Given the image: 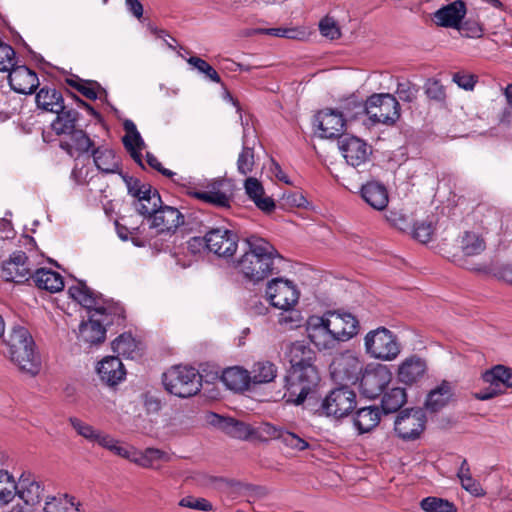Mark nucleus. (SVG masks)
Returning <instances> with one entry per match:
<instances>
[{"instance_id":"f257e3e1","label":"nucleus","mask_w":512,"mask_h":512,"mask_svg":"<svg viewBox=\"0 0 512 512\" xmlns=\"http://www.w3.org/2000/svg\"><path fill=\"white\" fill-rule=\"evenodd\" d=\"M68 294L86 309L94 311L88 321L80 324L78 339L90 345L102 343L106 337L104 326L113 322V319L109 320L108 316L123 317V309L108 304L101 294L90 289L83 281H78L76 285L69 287Z\"/></svg>"},{"instance_id":"f03ea898","label":"nucleus","mask_w":512,"mask_h":512,"mask_svg":"<svg viewBox=\"0 0 512 512\" xmlns=\"http://www.w3.org/2000/svg\"><path fill=\"white\" fill-rule=\"evenodd\" d=\"M244 245V252L235 268L247 281L257 284L282 271L284 258L268 241L250 236L244 240Z\"/></svg>"},{"instance_id":"7ed1b4c3","label":"nucleus","mask_w":512,"mask_h":512,"mask_svg":"<svg viewBox=\"0 0 512 512\" xmlns=\"http://www.w3.org/2000/svg\"><path fill=\"white\" fill-rule=\"evenodd\" d=\"M56 118L51 123V128L58 136H65L67 140L60 143V147L72 155V151L83 155L89 152L93 140L81 128L78 127L80 113L64 105L63 109L54 112Z\"/></svg>"},{"instance_id":"20e7f679","label":"nucleus","mask_w":512,"mask_h":512,"mask_svg":"<svg viewBox=\"0 0 512 512\" xmlns=\"http://www.w3.org/2000/svg\"><path fill=\"white\" fill-rule=\"evenodd\" d=\"M7 353L21 371L35 376L41 369V359L35 352L34 341L25 327L12 328L8 337L3 339Z\"/></svg>"},{"instance_id":"39448f33","label":"nucleus","mask_w":512,"mask_h":512,"mask_svg":"<svg viewBox=\"0 0 512 512\" xmlns=\"http://www.w3.org/2000/svg\"><path fill=\"white\" fill-rule=\"evenodd\" d=\"M320 381L317 368H306L304 371L289 369L284 377V393L282 399L286 403L301 405L312 393Z\"/></svg>"},{"instance_id":"423d86ee","label":"nucleus","mask_w":512,"mask_h":512,"mask_svg":"<svg viewBox=\"0 0 512 512\" xmlns=\"http://www.w3.org/2000/svg\"><path fill=\"white\" fill-rule=\"evenodd\" d=\"M165 390L179 398H189L200 392L202 376L193 367L177 365L162 375Z\"/></svg>"},{"instance_id":"0eeeda50","label":"nucleus","mask_w":512,"mask_h":512,"mask_svg":"<svg viewBox=\"0 0 512 512\" xmlns=\"http://www.w3.org/2000/svg\"><path fill=\"white\" fill-rule=\"evenodd\" d=\"M358 111H366V115L374 124L394 125L400 118V104L395 96L389 93L373 94L366 100V106H357Z\"/></svg>"},{"instance_id":"6e6552de","label":"nucleus","mask_w":512,"mask_h":512,"mask_svg":"<svg viewBox=\"0 0 512 512\" xmlns=\"http://www.w3.org/2000/svg\"><path fill=\"white\" fill-rule=\"evenodd\" d=\"M366 353L382 361L394 360L401 351L397 336L385 327L369 331L364 338Z\"/></svg>"},{"instance_id":"1a4fd4ad","label":"nucleus","mask_w":512,"mask_h":512,"mask_svg":"<svg viewBox=\"0 0 512 512\" xmlns=\"http://www.w3.org/2000/svg\"><path fill=\"white\" fill-rule=\"evenodd\" d=\"M356 393L346 385L331 390L323 399L321 414L335 419L347 417L356 407Z\"/></svg>"},{"instance_id":"9d476101","label":"nucleus","mask_w":512,"mask_h":512,"mask_svg":"<svg viewBox=\"0 0 512 512\" xmlns=\"http://www.w3.org/2000/svg\"><path fill=\"white\" fill-rule=\"evenodd\" d=\"M152 204L151 207L141 208L146 213H152L150 227L158 229L160 233H171L184 224V216L180 211L172 206H163L160 195L152 198Z\"/></svg>"},{"instance_id":"9b49d317","label":"nucleus","mask_w":512,"mask_h":512,"mask_svg":"<svg viewBox=\"0 0 512 512\" xmlns=\"http://www.w3.org/2000/svg\"><path fill=\"white\" fill-rule=\"evenodd\" d=\"M300 292L296 285L284 278H274L267 283L266 297L278 309L290 311L299 300Z\"/></svg>"},{"instance_id":"f8f14e48","label":"nucleus","mask_w":512,"mask_h":512,"mask_svg":"<svg viewBox=\"0 0 512 512\" xmlns=\"http://www.w3.org/2000/svg\"><path fill=\"white\" fill-rule=\"evenodd\" d=\"M426 416L422 409L411 408L400 412L394 430L403 440H415L425 429Z\"/></svg>"},{"instance_id":"ddd939ff","label":"nucleus","mask_w":512,"mask_h":512,"mask_svg":"<svg viewBox=\"0 0 512 512\" xmlns=\"http://www.w3.org/2000/svg\"><path fill=\"white\" fill-rule=\"evenodd\" d=\"M391 377L392 375L386 366L377 364L376 366H367L358 382H360L362 393L373 399L382 394L391 381Z\"/></svg>"},{"instance_id":"4468645a","label":"nucleus","mask_w":512,"mask_h":512,"mask_svg":"<svg viewBox=\"0 0 512 512\" xmlns=\"http://www.w3.org/2000/svg\"><path fill=\"white\" fill-rule=\"evenodd\" d=\"M305 330L311 343L319 350H332L337 347L325 313L321 316H309Z\"/></svg>"},{"instance_id":"2eb2a0df","label":"nucleus","mask_w":512,"mask_h":512,"mask_svg":"<svg viewBox=\"0 0 512 512\" xmlns=\"http://www.w3.org/2000/svg\"><path fill=\"white\" fill-rule=\"evenodd\" d=\"M330 369L333 380L347 386L359 381L363 372V364L352 354H342L333 360Z\"/></svg>"},{"instance_id":"dca6fc26","label":"nucleus","mask_w":512,"mask_h":512,"mask_svg":"<svg viewBox=\"0 0 512 512\" xmlns=\"http://www.w3.org/2000/svg\"><path fill=\"white\" fill-rule=\"evenodd\" d=\"M33 275L30 261L23 251L13 252L0 266V277L5 281L25 283Z\"/></svg>"},{"instance_id":"f3484780","label":"nucleus","mask_w":512,"mask_h":512,"mask_svg":"<svg viewBox=\"0 0 512 512\" xmlns=\"http://www.w3.org/2000/svg\"><path fill=\"white\" fill-rule=\"evenodd\" d=\"M205 247L210 252L221 256L231 257L237 250V235L226 228H212L204 236Z\"/></svg>"},{"instance_id":"a211bd4d","label":"nucleus","mask_w":512,"mask_h":512,"mask_svg":"<svg viewBox=\"0 0 512 512\" xmlns=\"http://www.w3.org/2000/svg\"><path fill=\"white\" fill-rule=\"evenodd\" d=\"M325 315L337 346L341 342H346L358 334L359 321L351 313L327 311Z\"/></svg>"},{"instance_id":"6ab92c4d","label":"nucleus","mask_w":512,"mask_h":512,"mask_svg":"<svg viewBox=\"0 0 512 512\" xmlns=\"http://www.w3.org/2000/svg\"><path fill=\"white\" fill-rule=\"evenodd\" d=\"M228 183L224 179H214L209 182L206 189L203 191H196L187 188L186 193L201 200L205 203L211 204L218 208H229L231 204V194L228 192L226 187Z\"/></svg>"},{"instance_id":"aec40b11","label":"nucleus","mask_w":512,"mask_h":512,"mask_svg":"<svg viewBox=\"0 0 512 512\" xmlns=\"http://www.w3.org/2000/svg\"><path fill=\"white\" fill-rule=\"evenodd\" d=\"M314 126L321 138H335L343 136L346 126L344 115L338 110L326 108L314 116Z\"/></svg>"},{"instance_id":"412c9836","label":"nucleus","mask_w":512,"mask_h":512,"mask_svg":"<svg viewBox=\"0 0 512 512\" xmlns=\"http://www.w3.org/2000/svg\"><path fill=\"white\" fill-rule=\"evenodd\" d=\"M338 147L346 162L353 167L364 164L371 155V149L367 143L355 136H341Z\"/></svg>"},{"instance_id":"4be33fe9","label":"nucleus","mask_w":512,"mask_h":512,"mask_svg":"<svg viewBox=\"0 0 512 512\" xmlns=\"http://www.w3.org/2000/svg\"><path fill=\"white\" fill-rule=\"evenodd\" d=\"M87 154L93 158L94 165L103 174H121V158L107 145H93Z\"/></svg>"},{"instance_id":"5701e85b","label":"nucleus","mask_w":512,"mask_h":512,"mask_svg":"<svg viewBox=\"0 0 512 512\" xmlns=\"http://www.w3.org/2000/svg\"><path fill=\"white\" fill-rule=\"evenodd\" d=\"M10 87L19 94H32L39 86L37 74L27 66H15L9 71Z\"/></svg>"},{"instance_id":"b1692460","label":"nucleus","mask_w":512,"mask_h":512,"mask_svg":"<svg viewBox=\"0 0 512 512\" xmlns=\"http://www.w3.org/2000/svg\"><path fill=\"white\" fill-rule=\"evenodd\" d=\"M285 355L290 363V369L304 371L306 368H316L315 352L304 341H295L287 345Z\"/></svg>"},{"instance_id":"393cba45","label":"nucleus","mask_w":512,"mask_h":512,"mask_svg":"<svg viewBox=\"0 0 512 512\" xmlns=\"http://www.w3.org/2000/svg\"><path fill=\"white\" fill-rule=\"evenodd\" d=\"M97 373L108 386L117 385L124 380L126 371L118 356H107L98 363Z\"/></svg>"},{"instance_id":"a878e982","label":"nucleus","mask_w":512,"mask_h":512,"mask_svg":"<svg viewBox=\"0 0 512 512\" xmlns=\"http://www.w3.org/2000/svg\"><path fill=\"white\" fill-rule=\"evenodd\" d=\"M123 128L126 134L122 138L125 149L130 154L131 158L142 168H144L141 150L144 147V141L137 130L136 125L132 120H125Z\"/></svg>"},{"instance_id":"bb28decb","label":"nucleus","mask_w":512,"mask_h":512,"mask_svg":"<svg viewBox=\"0 0 512 512\" xmlns=\"http://www.w3.org/2000/svg\"><path fill=\"white\" fill-rule=\"evenodd\" d=\"M466 14V6L463 1L457 0L444 6L434 13V20L442 27L458 28Z\"/></svg>"},{"instance_id":"cd10ccee","label":"nucleus","mask_w":512,"mask_h":512,"mask_svg":"<svg viewBox=\"0 0 512 512\" xmlns=\"http://www.w3.org/2000/svg\"><path fill=\"white\" fill-rule=\"evenodd\" d=\"M211 423L233 438L244 440L255 434V429L252 426L234 418H225L213 414Z\"/></svg>"},{"instance_id":"c85d7f7f","label":"nucleus","mask_w":512,"mask_h":512,"mask_svg":"<svg viewBox=\"0 0 512 512\" xmlns=\"http://www.w3.org/2000/svg\"><path fill=\"white\" fill-rule=\"evenodd\" d=\"M244 188L249 199L254 202L258 209L265 213H271L275 210V201L265 195L264 188L258 179L248 177L244 182Z\"/></svg>"},{"instance_id":"c756f323","label":"nucleus","mask_w":512,"mask_h":512,"mask_svg":"<svg viewBox=\"0 0 512 512\" xmlns=\"http://www.w3.org/2000/svg\"><path fill=\"white\" fill-rule=\"evenodd\" d=\"M258 140L256 137L250 139L244 129L242 138V149L237 158V171L242 176L251 174L256 165L255 146Z\"/></svg>"},{"instance_id":"7c9ffc66","label":"nucleus","mask_w":512,"mask_h":512,"mask_svg":"<svg viewBox=\"0 0 512 512\" xmlns=\"http://www.w3.org/2000/svg\"><path fill=\"white\" fill-rule=\"evenodd\" d=\"M361 197L375 210H384L389 202L386 187L375 181L367 182L361 188Z\"/></svg>"},{"instance_id":"2f4dec72","label":"nucleus","mask_w":512,"mask_h":512,"mask_svg":"<svg viewBox=\"0 0 512 512\" xmlns=\"http://www.w3.org/2000/svg\"><path fill=\"white\" fill-rule=\"evenodd\" d=\"M426 369L427 366L423 359L415 355L410 356L399 366L398 378L405 384H413L424 376Z\"/></svg>"},{"instance_id":"473e14b6","label":"nucleus","mask_w":512,"mask_h":512,"mask_svg":"<svg viewBox=\"0 0 512 512\" xmlns=\"http://www.w3.org/2000/svg\"><path fill=\"white\" fill-rule=\"evenodd\" d=\"M16 484V495L23 500L25 505L34 506L40 502L43 489L40 484L31 479L29 475L22 474Z\"/></svg>"},{"instance_id":"72a5a7b5","label":"nucleus","mask_w":512,"mask_h":512,"mask_svg":"<svg viewBox=\"0 0 512 512\" xmlns=\"http://www.w3.org/2000/svg\"><path fill=\"white\" fill-rule=\"evenodd\" d=\"M31 279L39 289L56 293L64 288L63 277L56 271L51 269H37Z\"/></svg>"},{"instance_id":"f704fd0d","label":"nucleus","mask_w":512,"mask_h":512,"mask_svg":"<svg viewBox=\"0 0 512 512\" xmlns=\"http://www.w3.org/2000/svg\"><path fill=\"white\" fill-rule=\"evenodd\" d=\"M221 380L227 388L233 391H244L251 383L249 371L239 366L226 368L222 372Z\"/></svg>"},{"instance_id":"c9c22d12","label":"nucleus","mask_w":512,"mask_h":512,"mask_svg":"<svg viewBox=\"0 0 512 512\" xmlns=\"http://www.w3.org/2000/svg\"><path fill=\"white\" fill-rule=\"evenodd\" d=\"M452 396V385L444 380L439 386L429 392L425 402L426 409L434 413L438 412L449 403Z\"/></svg>"},{"instance_id":"e433bc0d","label":"nucleus","mask_w":512,"mask_h":512,"mask_svg":"<svg viewBox=\"0 0 512 512\" xmlns=\"http://www.w3.org/2000/svg\"><path fill=\"white\" fill-rule=\"evenodd\" d=\"M485 383L493 385L496 389L504 390L512 388V368L504 365H496L482 374Z\"/></svg>"},{"instance_id":"4c0bfd02","label":"nucleus","mask_w":512,"mask_h":512,"mask_svg":"<svg viewBox=\"0 0 512 512\" xmlns=\"http://www.w3.org/2000/svg\"><path fill=\"white\" fill-rule=\"evenodd\" d=\"M380 410L376 406L363 407L357 410L353 423L360 434L370 432L380 422Z\"/></svg>"},{"instance_id":"58836bf2","label":"nucleus","mask_w":512,"mask_h":512,"mask_svg":"<svg viewBox=\"0 0 512 512\" xmlns=\"http://www.w3.org/2000/svg\"><path fill=\"white\" fill-rule=\"evenodd\" d=\"M37 106L45 111L57 112L64 107V99L61 92L55 88L43 87L36 94Z\"/></svg>"},{"instance_id":"ea45409f","label":"nucleus","mask_w":512,"mask_h":512,"mask_svg":"<svg viewBox=\"0 0 512 512\" xmlns=\"http://www.w3.org/2000/svg\"><path fill=\"white\" fill-rule=\"evenodd\" d=\"M249 373L253 384H267L277 377L278 368L271 361L260 360L253 364Z\"/></svg>"},{"instance_id":"a19ab883","label":"nucleus","mask_w":512,"mask_h":512,"mask_svg":"<svg viewBox=\"0 0 512 512\" xmlns=\"http://www.w3.org/2000/svg\"><path fill=\"white\" fill-rule=\"evenodd\" d=\"M169 460L170 456L166 452L156 448H146L144 451L133 453V462L144 468L158 469L157 462Z\"/></svg>"},{"instance_id":"79ce46f5","label":"nucleus","mask_w":512,"mask_h":512,"mask_svg":"<svg viewBox=\"0 0 512 512\" xmlns=\"http://www.w3.org/2000/svg\"><path fill=\"white\" fill-rule=\"evenodd\" d=\"M407 401V394L404 388L394 387L386 391L382 397L381 406L384 413L398 411Z\"/></svg>"},{"instance_id":"37998d69","label":"nucleus","mask_w":512,"mask_h":512,"mask_svg":"<svg viewBox=\"0 0 512 512\" xmlns=\"http://www.w3.org/2000/svg\"><path fill=\"white\" fill-rule=\"evenodd\" d=\"M460 249L464 257L477 256L486 249V242L475 232H465L460 240Z\"/></svg>"},{"instance_id":"c03bdc74","label":"nucleus","mask_w":512,"mask_h":512,"mask_svg":"<svg viewBox=\"0 0 512 512\" xmlns=\"http://www.w3.org/2000/svg\"><path fill=\"white\" fill-rule=\"evenodd\" d=\"M17 492V484L13 475L7 470L0 469V505H6L11 502Z\"/></svg>"},{"instance_id":"a18cd8bd","label":"nucleus","mask_w":512,"mask_h":512,"mask_svg":"<svg viewBox=\"0 0 512 512\" xmlns=\"http://www.w3.org/2000/svg\"><path fill=\"white\" fill-rule=\"evenodd\" d=\"M137 343L129 333H123L112 342V350L118 357L134 358L137 354Z\"/></svg>"},{"instance_id":"49530a36","label":"nucleus","mask_w":512,"mask_h":512,"mask_svg":"<svg viewBox=\"0 0 512 512\" xmlns=\"http://www.w3.org/2000/svg\"><path fill=\"white\" fill-rule=\"evenodd\" d=\"M420 507L425 512H456L454 503L447 499L429 496L421 500Z\"/></svg>"},{"instance_id":"de8ad7c7","label":"nucleus","mask_w":512,"mask_h":512,"mask_svg":"<svg viewBox=\"0 0 512 512\" xmlns=\"http://www.w3.org/2000/svg\"><path fill=\"white\" fill-rule=\"evenodd\" d=\"M435 227L431 219L419 220L414 223L412 237L420 243H428L434 235Z\"/></svg>"},{"instance_id":"09e8293b","label":"nucleus","mask_w":512,"mask_h":512,"mask_svg":"<svg viewBox=\"0 0 512 512\" xmlns=\"http://www.w3.org/2000/svg\"><path fill=\"white\" fill-rule=\"evenodd\" d=\"M66 83L90 100H95L98 97L96 87H98L99 85L97 84V82L84 81L79 77L74 76L71 78H67Z\"/></svg>"},{"instance_id":"8fccbe9b","label":"nucleus","mask_w":512,"mask_h":512,"mask_svg":"<svg viewBox=\"0 0 512 512\" xmlns=\"http://www.w3.org/2000/svg\"><path fill=\"white\" fill-rule=\"evenodd\" d=\"M45 512H80L72 498L65 495L64 498L53 497L44 506Z\"/></svg>"},{"instance_id":"3c124183","label":"nucleus","mask_w":512,"mask_h":512,"mask_svg":"<svg viewBox=\"0 0 512 512\" xmlns=\"http://www.w3.org/2000/svg\"><path fill=\"white\" fill-rule=\"evenodd\" d=\"M188 64L197 69L200 73L204 74L207 79L212 82L220 83L221 78L218 72L205 60L197 56H191L187 59Z\"/></svg>"},{"instance_id":"603ef678","label":"nucleus","mask_w":512,"mask_h":512,"mask_svg":"<svg viewBox=\"0 0 512 512\" xmlns=\"http://www.w3.org/2000/svg\"><path fill=\"white\" fill-rule=\"evenodd\" d=\"M68 421L79 436L83 437L89 442H94L99 430L95 429L92 425L82 421L77 417H69Z\"/></svg>"},{"instance_id":"864d4df0","label":"nucleus","mask_w":512,"mask_h":512,"mask_svg":"<svg viewBox=\"0 0 512 512\" xmlns=\"http://www.w3.org/2000/svg\"><path fill=\"white\" fill-rule=\"evenodd\" d=\"M178 505L180 507L204 511V512L213 511V509H214L212 503L210 501H208L207 499L202 498V497H195L192 495L183 497L179 501Z\"/></svg>"},{"instance_id":"5fc2aeb1","label":"nucleus","mask_w":512,"mask_h":512,"mask_svg":"<svg viewBox=\"0 0 512 512\" xmlns=\"http://www.w3.org/2000/svg\"><path fill=\"white\" fill-rule=\"evenodd\" d=\"M146 162L151 168L157 170L163 176L171 178L173 180V182L176 183L177 185L186 187L187 179L184 177H179L177 179H174L173 177L176 175V173H174L173 171H171L169 169L164 168L162 166L161 162L158 160V158L156 156H154L152 153L147 152Z\"/></svg>"},{"instance_id":"6e6d98bb","label":"nucleus","mask_w":512,"mask_h":512,"mask_svg":"<svg viewBox=\"0 0 512 512\" xmlns=\"http://www.w3.org/2000/svg\"><path fill=\"white\" fill-rule=\"evenodd\" d=\"M15 65L16 54L14 49L10 45L0 42V71H10Z\"/></svg>"},{"instance_id":"4d7b16f0","label":"nucleus","mask_w":512,"mask_h":512,"mask_svg":"<svg viewBox=\"0 0 512 512\" xmlns=\"http://www.w3.org/2000/svg\"><path fill=\"white\" fill-rule=\"evenodd\" d=\"M419 88L409 80L398 82L396 94L401 101L413 102L417 98Z\"/></svg>"},{"instance_id":"13d9d810","label":"nucleus","mask_w":512,"mask_h":512,"mask_svg":"<svg viewBox=\"0 0 512 512\" xmlns=\"http://www.w3.org/2000/svg\"><path fill=\"white\" fill-rule=\"evenodd\" d=\"M285 429L279 426H275L271 423H262L257 429H255V436L262 439H278L281 441L282 434Z\"/></svg>"},{"instance_id":"bf43d9fd","label":"nucleus","mask_w":512,"mask_h":512,"mask_svg":"<svg viewBox=\"0 0 512 512\" xmlns=\"http://www.w3.org/2000/svg\"><path fill=\"white\" fill-rule=\"evenodd\" d=\"M358 105L366 106V102L358 101L355 97H350L344 102L340 113L344 115L345 122L348 119H356L359 115H366V111H358Z\"/></svg>"},{"instance_id":"052dcab7","label":"nucleus","mask_w":512,"mask_h":512,"mask_svg":"<svg viewBox=\"0 0 512 512\" xmlns=\"http://www.w3.org/2000/svg\"><path fill=\"white\" fill-rule=\"evenodd\" d=\"M281 442L285 446L297 451H303L309 447V444L306 440L288 430H285L282 434Z\"/></svg>"},{"instance_id":"680f3d73","label":"nucleus","mask_w":512,"mask_h":512,"mask_svg":"<svg viewBox=\"0 0 512 512\" xmlns=\"http://www.w3.org/2000/svg\"><path fill=\"white\" fill-rule=\"evenodd\" d=\"M124 181L127 185L128 193L135 197L138 200L145 193L150 192V188L152 187L150 184L141 183L140 180L132 178V177H123Z\"/></svg>"},{"instance_id":"e2e57ef3","label":"nucleus","mask_w":512,"mask_h":512,"mask_svg":"<svg viewBox=\"0 0 512 512\" xmlns=\"http://www.w3.org/2000/svg\"><path fill=\"white\" fill-rule=\"evenodd\" d=\"M319 30L324 37H327L331 40L338 39L341 35L336 21L328 16L320 21Z\"/></svg>"},{"instance_id":"0e129e2a","label":"nucleus","mask_w":512,"mask_h":512,"mask_svg":"<svg viewBox=\"0 0 512 512\" xmlns=\"http://www.w3.org/2000/svg\"><path fill=\"white\" fill-rule=\"evenodd\" d=\"M452 80L458 87L466 91H472L478 81V77L471 73L459 71L453 74Z\"/></svg>"},{"instance_id":"69168bd1","label":"nucleus","mask_w":512,"mask_h":512,"mask_svg":"<svg viewBox=\"0 0 512 512\" xmlns=\"http://www.w3.org/2000/svg\"><path fill=\"white\" fill-rule=\"evenodd\" d=\"M425 93L428 98L436 101H444L446 98L445 87L436 79L427 81Z\"/></svg>"},{"instance_id":"338daca9","label":"nucleus","mask_w":512,"mask_h":512,"mask_svg":"<svg viewBox=\"0 0 512 512\" xmlns=\"http://www.w3.org/2000/svg\"><path fill=\"white\" fill-rule=\"evenodd\" d=\"M157 195H160L159 192L154 189L153 187L150 188V192L149 193H145V195H142L138 200H136V202L134 203V206L137 210V212L139 214H141L142 216L150 219V217L152 216V213H146L144 212V210H141V208L143 206H147V207H151L153 204H152V198L154 196H157Z\"/></svg>"},{"instance_id":"774afa93","label":"nucleus","mask_w":512,"mask_h":512,"mask_svg":"<svg viewBox=\"0 0 512 512\" xmlns=\"http://www.w3.org/2000/svg\"><path fill=\"white\" fill-rule=\"evenodd\" d=\"M463 489L468 491L470 494L476 497H481L485 495V491L480 485V483L475 480L472 475L470 477H466L460 481Z\"/></svg>"}]
</instances>
